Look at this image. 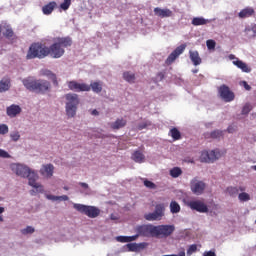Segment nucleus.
<instances>
[{"mask_svg":"<svg viewBox=\"0 0 256 256\" xmlns=\"http://www.w3.org/2000/svg\"><path fill=\"white\" fill-rule=\"evenodd\" d=\"M73 40L71 37L58 38L50 47L41 43H33L29 47L26 59H45L48 55L53 59H60L65 55V48L71 47Z\"/></svg>","mask_w":256,"mask_h":256,"instance_id":"nucleus-1","label":"nucleus"},{"mask_svg":"<svg viewBox=\"0 0 256 256\" xmlns=\"http://www.w3.org/2000/svg\"><path fill=\"white\" fill-rule=\"evenodd\" d=\"M11 170L13 173L18 175V177H23L28 179V185L36 189L37 193H43V185L37 183L39 176L35 171H32L30 167H27L23 164H12Z\"/></svg>","mask_w":256,"mask_h":256,"instance_id":"nucleus-2","label":"nucleus"},{"mask_svg":"<svg viewBox=\"0 0 256 256\" xmlns=\"http://www.w3.org/2000/svg\"><path fill=\"white\" fill-rule=\"evenodd\" d=\"M24 87L28 91L33 93H38L40 95H45L51 91V82L44 79H35L33 77H28L22 80Z\"/></svg>","mask_w":256,"mask_h":256,"instance_id":"nucleus-3","label":"nucleus"},{"mask_svg":"<svg viewBox=\"0 0 256 256\" xmlns=\"http://www.w3.org/2000/svg\"><path fill=\"white\" fill-rule=\"evenodd\" d=\"M66 99V115L67 117H75L77 115V107H79V95L75 93H68L65 95Z\"/></svg>","mask_w":256,"mask_h":256,"instance_id":"nucleus-4","label":"nucleus"},{"mask_svg":"<svg viewBox=\"0 0 256 256\" xmlns=\"http://www.w3.org/2000/svg\"><path fill=\"white\" fill-rule=\"evenodd\" d=\"M73 208L76 209L78 213H82V215H86L90 219H95L98 215H101V210L95 206L73 204Z\"/></svg>","mask_w":256,"mask_h":256,"instance_id":"nucleus-5","label":"nucleus"},{"mask_svg":"<svg viewBox=\"0 0 256 256\" xmlns=\"http://www.w3.org/2000/svg\"><path fill=\"white\" fill-rule=\"evenodd\" d=\"M163 217H165V204H157L154 212L144 215L146 221H161Z\"/></svg>","mask_w":256,"mask_h":256,"instance_id":"nucleus-6","label":"nucleus"},{"mask_svg":"<svg viewBox=\"0 0 256 256\" xmlns=\"http://www.w3.org/2000/svg\"><path fill=\"white\" fill-rule=\"evenodd\" d=\"M221 157L219 150L203 151L200 155L201 163H215Z\"/></svg>","mask_w":256,"mask_h":256,"instance_id":"nucleus-7","label":"nucleus"},{"mask_svg":"<svg viewBox=\"0 0 256 256\" xmlns=\"http://www.w3.org/2000/svg\"><path fill=\"white\" fill-rule=\"evenodd\" d=\"M175 226L173 225H158L154 226V237H169L173 235Z\"/></svg>","mask_w":256,"mask_h":256,"instance_id":"nucleus-8","label":"nucleus"},{"mask_svg":"<svg viewBox=\"0 0 256 256\" xmlns=\"http://www.w3.org/2000/svg\"><path fill=\"white\" fill-rule=\"evenodd\" d=\"M135 232L140 237H155V226L153 224H144L136 226Z\"/></svg>","mask_w":256,"mask_h":256,"instance_id":"nucleus-9","label":"nucleus"},{"mask_svg":"<svg viewBox=\"0 0 256 256\" xmlns=\"http://www.w3.org/2000/svg\"><path fill=\"white\" fill-rule=\"evenodd\" d=\"M187 206L192 209V211H197L198 213H209V208L203 200H190L187 202Z\"/></svg>","mask_w":256,"mask_h":256,"instance_id":"nucleus-10","label":"nucleus"},{"mask_svg":"<svg viewBox=\"0 0 256 256\" xmlns=\"http://www.w3.org/2000/svg\"><path fill=\"white\" fill-rule=\"evenodd\" d=\"M218 93L221 99H223V101L226 103H231V101L235 99V93H233V91H231V89H229V87L225 84L219 87Z\"/></svg>","mask_w":256,"mask_h":256,"instance_id":"nucleus-11","label":"nucleus"},{"mask_svg":"<svg viewBox=\"0 0 256 256\" xmlns=\"http://www.w3.org/2000/svg\"><path fill=\"white\" fill-rule=\"evenodd\" d=\"M68 89L70 91H74L75 93H81L85 91H91V86L85 83H79L75 80L67 82Z\"/></svg>","mask_w":256,"mask_h":256,"instance_id":"nucleus-12","label":"nucleus"},{"mask_svg":"<svg viewBox=\"0 0 256 256\" xmlns=\"http://www.w3.org/2000/svg\"><path fill=\"white\" fill-rule=\"evenodd\" d=\"M185 49H187V44H181L178 46L166 59V65H172L179 55H183Z\"/></svg>","mask_w":256,"mask_h":256,"instance_id":"nucleus-13","label":"nucleus"},{"mask_svg":"<svg viewBox=\"0 0 256 256\" xmlns=\"http://www.w3.org/2000/svg\"><path fill=\"white\" fill-rule=\"evenodd\" d=\"M191 191L194 195H202L203 191H205V183L203 181L194 180L191 182Z\"/></svg>","mask_w":256,"mask_h":256,"instance_id":"nucleus-14","label":"nucleus"},{"mask_svg":"<svg viewBox=\"0 0 256 256\" xmlns=\"http://www.w3.org/2000/svg\"><path fill=\"white\" fill-rule=\"evenodd\" d=\"M54 172L55 166H53V164L43 165L40 169V174L42 175V177H45L46 179H51L53 177Z\"/></svg>","mask_w":256,"mask_h":256,"instance_id":"nucleus-15","label":"nucleus"},{"mask_svg":"<svg viewBox=\"0 0 256 256\" xmlns=\"http://www.w3.org/2000/svg\"><path fill=\"white\" fill-rule=\"evenodd\" d=\"M154 15L156 17H160L161 19H165L167 17H173V11L169 8L161 9L159 7L154 8Z\"/></svg>","mask_w":256,"mask_h":256,"instance_id":"nucleus-16","label":"nucleus"},{"mask_svg":"<svg viewBox=\"0 0 256 256\" xmlns=\"http://www.w3.org/2000/svg\"><path fill=\"white\" fill-rule=\"evenodd\" d=\"M239 19H249L255 17V9L253 7H245L238 13Z\"/></svg>","mask_w":256,"mask_h":256,"instance_id":"nucleus-17","label":"nucleus"},{"mask_svg":"<svg viewBox=\"0 0 256 256\" xmlns=\"http://www.w3.org/2000/svg\"><path fill=\"white\" fill-rule=\"evenodd\" d=\"M6 113L8 117H17V115L21 114V107L17 104H12L6 108Z\"/></svg>","mask_w":256,"mask_h":256,"instance_id":"nucleus-18","label":"nucleus"},{"mask_svg":"<svg viewBox=\"0 0 256 256\" xmlns=\"http://www.w3.org/2000/svg\"><path fill=\"white\" fill-rule=\"evenodd\" d=\"M189 57L190 60L192 61L193 65L197 67V65H201L203 60L201 59V56H199V52L197 50H190L189 51Z\"/></svg>","mask_w":256,"mask_h":256,"instance_id":"nucleus-19","label":"nucleus"},{"mask_svg":"<svg viewBox=\"0 0 256 256\" xmlns=\"http://www.w3.org/2000/svg\"><path fill=\"white\" fill-rule=\"evenodd\" d=\"M5 31L3 32V36L8 39V41H13L17 39V36L15 35V32L13 31V28L11 26L7 25L4 27Z\"/></svg>","mask_w":256,"mask_h":256,"instance_id":"nucleus-20","label":"nucleus"},{"mask_svg":"<svg viewBox=\"0 0 256 256\" xmlns=\"http://www.w3.org/2000/svg\"><path fill=\"white\" fill-rule=\"evenodd\" d=\"M127 125V121L123 118H118L116 119L115 122L110 124L111 129H113L114 131H117L119 129H123V127H125Z\"/></svg>","mask_w":256,"mask_h":256,"instance_id":"nucleus-21","label":"nucleus"},{"mask_svg":"<svg viewBox=\"0 0 256 256\" xmlns=\"http://www.w3.org/2000/svg\"><path fill=\"white\" fill-rule=\"evenodd\" d=\"M55 7H57V2L52 1L42 7V12L44 15H51L55 11Z\"/></svg>","mask_w":256,"mask_h":256,"instance_id":"nucleus-22","label":"nucleus"},{"mask_svg":"<svg viewBox=\"0 0 256 256\" xmlns=\"http://www.w3.org/2000/svg\"><path fill=\"white\" fill-rule=\"evenodd\" d=\"M233 65L238 67V69H241V71H243V73H251V68L247 65V63H245L239 59L233 61Z\"/></svg>","mask_w":256,"mask_h":256,"instance_id":"nucleus-23","label":"nucleus"},{"mask_svg":"<svg viewBox=\"0 0 256 256\" xmlns=\"http://www.w3.org/2000/svg\"><path fill=\"white\" fill-rule=\"evenodd\" d=\"M131 159L135 163H144L145 162V154H143V152H141L140 150H136L132 154Z\"/></svg>","mask_w":256,"mask_h":256,"instance_id":"nucleus-24","label":"nucleus"},{"mask_svg":"<svg viewBox=\"0 0 256 256\" xmlns=\"http://www.w3.org/2000/svg\"><path fill=\"white\" fill-rule=\"evenodd\" d=\"M11 87V80L9 78H3L0 81V93H5V91H9Z\"/></svg>","mask_w":256,"mask_h":256,"instance_id":"nucleus-25","label":"nucleus"},{"mask_svg":"<svg viewBox=\"0 0 256 256\" xmlns=\"http://www.w3.org/2000/svg\"><path fill=\"white\" fill-rule=\"evenodd\" d=\"M42 75L51 79V81L53 82V85H55L56 87L57 85H59V82L57 81V75H55V73H52L51 70H44L42 72Z\"/></svg>","mask_w":256,"mask_h":256,"instance_id":"nucleus-26","label":"nucleus"},{"mask_svg":"<svg viewBox=\"0 0 256 256\" xmlns=\"http://www.w3.org/2000/svg\"><path fill=\"white\" fill-rule=\"evenodd\" d=\"M89 87H90V90L92 89L94 93H101V91H103V82L101 81L91 82Z\"/></svg>","mask_w":256,"mask_h":256,"instance_id":"nucleus-27","label":"nucleus"},{"mask_svg":"<svg viewBox=\"0 0 256 256\" xmlns=\"http://www.w3.org/2000/svg\"><path fill=\"white\" fill-rule=\"evenodd\" d=\"M211 21L203 18V17H194L192 19V25H194V27H199L200 25H207V23H210Z\"/></svg>","mask_w":256,"mask_h":256,"instance_id":"nucleus-28","label":"nucleus"},{"mask_svg":"<svg viewBox=\"0 0 256 256\" xmlns=\"http://www.w3.org/2000/svg\"><path fill=\"white\" fill-rule=\"evenodd\" d=\"M123 79L124 81H126L127 83L133 84L135 83V73L130 72V71H126L123 73Z\"/></svg>","mask_w":256,"mask_h":256,"instance_id":"nucleus-29","label":"nucleus"},{"mask_svg":"<svg viewBox=\"0 0 256 256\" xmlns=\"http://www.w3.org/2000/svg\"><path fill=\"white\" fill-rule=\"evenodd\" d=\"M169 135L174 141H179V139H181V132L177 128L170 129Z\"/></svg>","mask_w":256,"mask_h":256,"instance_id":"nucleus-30","label":"nucleus"},{"mask_svg":"<svg viewBox=\"0 0 256 256\" xmlns=\"http://www.w3.org/2000/svg\"><path fill=\"white\" fill-rule=\"evenodd\" d=\"M183 174V170L179 167H174L170 170V175L173 177V179H177V177H180V175Z\"/></svg>","mask_w":256,"mask_h":256,"instance_id":"nucleus-31","label":"nucleus"},{"mask_svg":"<svg viewBox=\"0 0 256 256\" xmlns=\"http://www.w3.org/2000/svg\"><path fill=\"white\" fill-rule=\"evenodd\" d=\"M227 193L230 195V197H236V195H239V188L234 186H229L226 189Z\"/></svg>","mask_w":256,"mask_h":256,"instance_id":"nucleus-32","label":"nucleus"},{"mask_svg":"<svg viewBox=\"0 0 256 256\" xmlns=\"http://www.w3.org/2000/svg\"><path fill=\"white\" fill-rule=\"evenodd\" d=\"M238 199L239 201H241L242 203H245L247 201H251V195H249V193L247 192H241L239 195H238Z\"/></svg>","mask_w":256,"mask_h":256,"instance_id":"nucleus-33","label":"nucleus"},{"mask_svg":"<svg viewBox=\"0 0 256 256\" xmlns=\"http://www.w3.org/2000/svg\"><path fill=\"white\" fill-rule=\"evenodd\" d=\"M170 211L171 213H179V211H181V206L179 203H177V201H172L170 203Z\"/></svg>","mask_w":256,"mask_h":256,"instance_id":"nucleus-34","label":"nucleus"},{"mask_svg":"<svg viewBox=\"0 0 256 256\" xmlns=\"http://www.w3.org/2000/svg\"><path fill=\"white\" fill-rule=\"evenodd\" d=\"M210 137L212 139H221V137H223V131L214 130L213 132L210 133Z\"/></svg>","mask_w":256,"mask_h":256,"instance_id":"nucleus-35","label":"nucleus"},{"mask_svg":"<svg viewBox=\"0 0 256 256\" xmlns=\"http://www.w3.org/2000/svg\"><path fill=\"white\" fill-rule=\"evenodd\" d=\"M22 235H31L35 233V228L31 226H27L26 228L21 230Z\"/></svg>","mask_w":256,"mask_h":256,"instance_id":"nucleus-36","label":"nucleus"},{"mask_svg":"<svg viewBox=\"0 0 256 256\" xmlns=\"http://www.w3.org/2000/svg\"><path fill=\"white\" fill-rule=\"evenodd\" d=\"M71 7V0H64V3L60 4V9L67 11Z\"/></svg>","mask_w":256,"mask_h":256,"instance_id":"nucleus-37","label":"nucleus"},{"mask_svg":"<svg viewBox=\"0 0 256 256\" xmlns=\"http://www.w3.org/2000/svg\"><path fill=\"white\" fill-rule=\"evenodd\" d=\"M9 133V126L7 124H0V135H7Z\"/></svg>","mask_w":256,"mask_h":256,"instance_id":"nucleus-38","label":"nucleus"},{"mask_svg":"<svg viewBox=\"0 0 256 256\" xmlns=\"http://www.w3.org/2000/svg\"><path fill=\"white\" fill-rule=\"evenodd\" d=\"M144 185L147 187V189H157V185L149 180H144Z\"/></svg>","mask_w":256,"mask_h":256,"instance_id":"nucleus-39","label":"nucleus"},{"mask_svg":"<svg viewBox=\"0 0 256 256\" xmlns=\"http://www.w3.org/2000/svg\"><path fill=\"white\" fill-rule=\"evenodd\" d=\"M216 45H217V43L215 42V40L210 39V40H207V41H206V47H207L209 50L215 49Z\"/></svg>","mask_w":256,"mask_h":256,"instance_id":"nucleus-40","label":"nucleus"},{"mask_svg":"<svg viewBox=\"0 0 256 256\" xmlns=\"http://www.w3.org/2000/svg\"><path fill=\"white\" fill-rule=\"evenodd\" d=\"M151 126V122L144 121L138 125V130L143 131V129H147V127Z\"/></svg>","mask_w":256,"mask_h":256,"instance_id":"nucleus-41","label":"nucleus"},{"mask_svg":"<svg viewBox=\"0 0 256 256\" xmlns=\"http://www.w3.org/2000/svg\"><path fill=\"white\" fill-rule=\"evenodd\" d=\"M197 251V244H192L189 246L188 250H187V255H193V253H195Z\"/></svg>","mask_w":256,"mask_h":256,"instance_id":"nucleus-42","label":"nucleus"},{"mask_svg":"<svg viewBox=\"0 0 256 256\" xmlns=\"http://www.w3.org/2000/svg\"><path fill=\"white\" fill-rule=\"evenodd\" d=\"M250 111H251V106L249 104H246L242 108V115H249Z\"/></svg>","mask_w":256,"mask_h":256,"instance_id":"nucleus-43","label":"nucleus"},{"mask_svg":"<svg viewBox=\"0 0 256 256\" xmlns=\"http://www.w3.org/2000/svg\"><path fill=\"white\" fill-rule=\"evenodd\" d=\"M10 137L12 141H19V139H21V135L19 134V132H12L10 134Z\"/></svg>","mask_w":256,"mask_h":256,"instance_id":"nucleus-44","label":"nucleus"},{"mask_svg":"<svg viewBox=\"0 0 256 256\" xmlns=\"http://www.w3.org/2000/svg\"><path fill=\"white\" fill-rule=\"evenodd\" d=\"M116 239L119 243H129L128 236H118Z\"/></svg>","mask_w":256,"mask_h":256,"instance_id":"nucleus-45","label":"nucleus"},{"mask_svg":"<svg viewBox=\"0 0 256 256\" xmlns=\"http://www.w3.org/2000/svg\"><path fill=\"white\" fill-rule=\"evenodd\" d=\"M0 157H2V159H9V157H11V155H9L7 153V151L0 149Z\"/></svg>","mask_w":256,"mask_h":256,"instance_id":"nucleus-46","label":"nucleus"},{"mask_svg":"<svg viewBox=\"0 0 256 256\" xmlns=\"http://www.w3.org/2000/svg\"><path fill=\"white\" fill-rule=\"evenodd\" d=\"M129 251H137L139 246L137 244H128Z\"/></svg>","mask_w":256,"mask_h":256,"instance_id":"nucleus-47","label":"nucleus"},{"mask_svg":"<svg viewBox=\"0 0 256 256\" xmlns=\"http://www.w3.org/2000/svg\"><path fill=\"white\" fill-rule=\"evenodd\" d=\"M46 197H47V199H49L50 201H59V196L47 195Z\"/></svg>","mask_w":256,"mask_h":256,"instance_id":"nucleus-48","label":"nucleus"},{"mask_svg":"<svg viewBox=\"0 0 256 256\" xmlns=\"http://www.w3.org/2000/svg\"><path fill=\"white\" fill-rule=\"evenodd\" d=\"M138 237H140L139 233L134 236H128V243H131V241H136Z\"/></svg>","mask_w":256,"mask_h":256,"instance_id":"nucleus-49","label":"nucleus"},{"mask_svg":"<svg viewBox=\"0 0 256 256\" xmlns=\"http://www.w3.org/2000/svg\"><path fill=\"white\" fill-rule=\"evenodd\" d=\"M227 131H228L229 133H235V132L237 131V128H235V126H229V127L227 128Z\"/></svg>","mask_w":256,"mask_h":256,"instance_id":"nucleus-50","label":"nucleus"},{"mask_svg":"<svg viewBox=\"0 0 256 256\" xmlns=\"http://www.w3.org/2000/svg\"><path fill=\"white\" fill-rule=\"evenodd\" d=\"M243 87L246 89V91H251V86L248 85L246 81H243Z\"/></svg>","mask_w":256,"mask_h":256,"instance_id":"nucleus-51","label":"nucleus"},{"mask_svg":"<svg viewBox=\"0 0 256 256\" xmlns=\"http://www.w3.org/2000/svg\"><path fill=\"white\" fill-rule=\"evenodd\" d=\"M58 197H59V200H62V201H69V196H67V195L58 196Z\"/></svg>","mask_w":256,"mask_h":256,"instance_id":"nucleus-52","label":"nucleus"},{"mask_svg":"<svg viewBox=\"0 0 256 256\" xmlns=\"http://www.w3.org/2000/svg\"><path fill=\"white\" fill-rule=\"evenodd\" d=\"M204 256H217V254H215L213 251H208L204 253Z\"/></svg>","mask_w":256,"mask_h":256,"instance_id":"nucleus-53","label":"nucleus"},{"mask_svg":"<svg viewBox=\"0 0 256 256\" xmlns=\"http://www.w3.org/2000/svg\"><path fill=\"white\" fill-rule=\"evenodd\" d=\"M241 191V193H245L247 191V188L245 186H239L238 187V192Z\"/></svg>","mask_w":256,"mask_h":256,"instance_id":"nucleus-54","label":"nucleus"},{"mask_svg":"<svg viewBox=\"0 0 256 256\" xmlns=\"http://www.w3.org/2000/svg\"><path fill=\"white\" fill-rule=\"evenodd\" d=\"M5 213V208L0 207V214ZM0 221L3 222V216L0 215Z\"/></svg>","mask_w":256,"mask_h":256,"instance_id":"nucleus-55","label":"nucleus"},{"mask_svg":"<svg viewBox=\"0 0 256 256\" xmlns=\"http://www.w3.org/2000/svg\"><path fill=\"white\" fill-rule=\"evenodd\" d=\"M158 77L160 79V81H163V79H165V74H163V72L158 73Z\"/></svg>","mask_w":256,"mask_h":256,"instance_id":"nucleus-56","label":"nucleus"},{"mask_svg":"<svg viewBox=\"0 0 256 256\" xmlns=\"http://www.w3.org/2000/svg\"><path fill=\"white\" fill-rule=\"evenodd\" d=\"M80 185L84 188V189H89V184L85 183V182H80Z\"/></svg>","mask_w":256,"mask_h":256,"instance_id":"nucleus-57","label":"nucleus"},{"mask_svg":"<svg viewBox=\"0 0 256 256\" xmlns=\"http://www.w3.org/2000/svg\"><path fill=\"white\" fill-rule=\"evenodd\" d=\"M91 115L97 116V115H99V111H97L96 109H94V110H92Z\"/></svg>","mask_w":256,"mask_h":256,"instance_id":"nucleus-58","label":"nucleus"},{"mask_svg":"<svg viewBox=\"0 0 256 256\" xmlns=\"http://www.w3.org/2000/svg\"><path fill=\"white\" fill-rule=\"evenodd\" d=\"M177 256H185V250L179 252V255H177Z\"/></svg>","mask_w":256,"mask_h":256,"instance_id":"nucleus-59","label":"nucleus"},{"mask_svg":"<svg viewBox=\"0 0 256 256\" xmlns=\"http://www.w3.org/2000/svg\"><path fill=\"white\" fill-rule=\"evenodd\" d=\"M229 59H231V60L235 59V55L230 54V55H229Z\"/></svg>","mask_w":256,"mask_h":256,"instance_id":"nucleus-60","label":"nucleus"},{"mask_svg":"<svg viewBox=\"0 0 256 256\" xmlns=\"http://www.w3.org/2000/svg\"><path fill=\"white\" fill-rule=\"evenodd\" d=\"M192 73H199L198 69L192 70Z\"/></svg>","mask_w":256,"mask_h":256,"instance_id":"nucleus-61","label":"nucleus"},{"mask_svg":"<svg viewBox=\"0 0 256 256\" xmlns=\"http://www.w3.org/2000/svg\"><path fill=\"white\" fill-rule=\"evenodd\" d=\"M30 195H35V190H31Z\"/></svg>","mask_w":256,"mask_h":256,"instance_id":"nucleus-62","label":"nucleus"},{"mask_svg":"<svg viewBox=\"0 0 256 256\" xmlns=\"http://www.w3.org/2000/svg\"><path fill=\"white\" fill-rule=\"evenodd\" d=\"M3 31V26L0 24V33Z\"/></svg>","mask_w":256,"mask_h":256,"instance_id":"nucleus-63","label":"nucleus"},{"mask_svg":"<svg viewBox=\"0 0 256 256\" xmlns=\"http://www.w3.org/2000/svg\"><path fill=\"white\" fill-rule=\"evenodd\" d=\"M64 189H65V191H68V190H69V188H67V187H64Z\"/></svg>","mask_w":256,"mask_h":256,"instance_id":"nucleus-64","label":"nucleus"}]
</instances>
